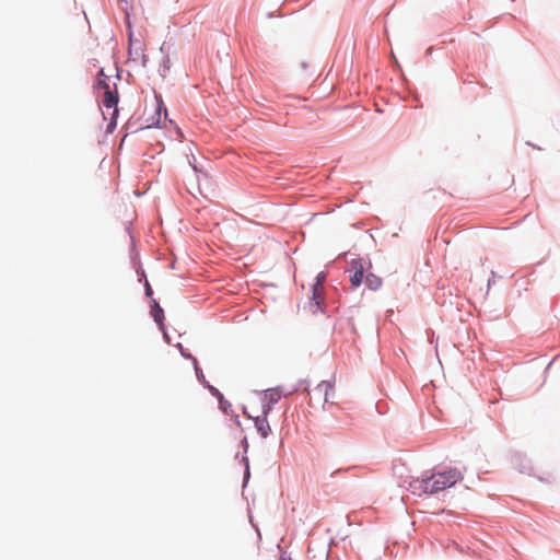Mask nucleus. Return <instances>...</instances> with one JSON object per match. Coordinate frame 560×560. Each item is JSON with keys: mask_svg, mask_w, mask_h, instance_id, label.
Listing matches in <instances>:
<instances>
[{"mask_svg": "<svg viewBox=\"0 0 560 560\" xmlns=\"http://www.w3.org/2000/svg\"><path fill=\"white\" fill-rule=\"evenodd\" d=\"M151 314H152L154 320L160 326V328H163L164 312H163V308L159 305V303L155 300H153Z\"/></svg>", "mask_w": 560, "mask_h": 560, "instance_id": "nucleus-7", "label": "nucleus"}, {"mask_svg": "<svg viewBox=\"0 0 560 560\" xmlns=\"http://www.w3.org/2000/svg\"><path fill=\"white\" fill-rule=\"evenodd\" d=\"M117 103L118 93L116 89V83H113V86H105V91H102V104L106 108V110H112L110 126H115L116 124L115 120L118 115Z\"/></svg>", "mask_w": 560, "mask_h": 560, "instance_id": "nucleus-2", "label": "nucleus"}, {"mask_svg": "<svg viewBox=\"0 0 560 560\" xmlns=\"http://www.w3.org/2000/svg\"><path fill=\"white\" fill-rule=\"evenodd\" d=\"M269 410H270V405L264 409L262 417H256V419H255V427L262 438H267L270 433V425L267 420V415H268Z\"/></svg>", "mask_w": 560, "mask_h": 560, "instance_id": "nucleus-4", "label": "nucleus"}, {"mask_svg": "<svg viewBox=\"0 0 560 560\" xmlns=\"http://www.w3.org/2000/svg\"><path fill=\"white\" fill-rule=\"evenodd\" d=\"M105 86H112L109 83V78L105 75L104 70L101 69L98 72V79L95 85V89L98 92L105 91Z\"/></svg>", "mask_w": 560, "mask_h": 560, "instance_id": "nucleus-9", "label": "nucleus"}, {"mask_svg": "<svg viewBox=\"0 0 560 560\" xmlns=\"http://www.w3.org/2000/svg\"><path fill=\"white\" fill-rule=\"evenodd\" d=\"M145 293H147V295H149V296H151V295H152V293H153V292H152V289H151V287H150V284H149L148 282H147V284H145Z\"/></svg>", "mask_w": 560, "mask_h": 560, "instance_id": "nucleus-12", "label": "nucleus"}, {"mask_svg": "<svg viewBox=\"0 0 560 560\" xmlns=\"http://www.w3.org/2000/svg\"><path fill=\"white\" fill-rule=\"evenodd\" d=\"M266 396L268 397L269 402H271V404L277 402L280 398V395L278 394V392L272 390V389L268 390Z\"/></svg>", "mask_w": 560, "mask_h": 560, "instance_id": "nucleus-10", "label": "nucleus"}, {"mask_svg": "<svg viewBox=\"0 0 560 560\" xmlns=\"http://www.w3.org/2000/svg\"><path fill=\"white\" fill-rule=\"evenodd\" d=\"M463 480V472L457 468L432 474L430 477L417 479L411 482L413 490H420L428 494H434L453 487Z\"/></svg>", "mask_w": 560, "mask_h": 560, "instance_id": "nucleus-1", "label": "nucleus"}, {"mask_svg": "<svg viewBox=\"0 0 560 560\" xmlns=\"http://www.w3.org/2000/svg\"><path fill=\"white\" fill-rule=\"evenodd\" d=\"M325 279V276L323 273H319L317 276V282L314 285L322 287V281Z\"/></svg>", "mask_w": 560, "mask_h": 560, "instance_id": "nucleus-11", "label": "nucleus"}, {"mask_svg": "<svg viewBox=\"0 0 560 560\" xmlns=\"http://www.w3.org/2000/svg\"><path fill=\"white\" fill-rule=\"evenodd\" d=\"M334 384L328 381H323L313 389L310 400L311 402L315 400L316 402L325 406V404L331 402V398H334Z\"/></svg>", "mask_w": 560, "mask_h": 560, "instance_id": "nucleus-3", "label": "nucleus"}, {"mask_svg": "<svg viewBox=\"0 0 560 560\" xmlns=\"http://www.w3.org/2000/svg\"><path fill=\"white\" fill-rule=\"evenodd\" d=\"M365 284L371 290H377L382 285V279L373 273L365 277Z\"/></svg>", "mask_w": 560, "mask_h": 560, "instance_id": "nucleus-8", "label": "nucleus"}, {"mask_svg": "<svg viewBox=\"0 0 560 560\" xmlns=\"http://www.w3.org/2000/svg\"><path fill=\"white\" fill-rule=\"evenodd\" d=\"M323 300V288L318 285H313V296L310 303L311 310L314 312L319 310Z\"/></svg>", "mask_w": 560, "mask_h": 560, "instance_id": "nucleus-6", "label": "nucleus"}, {"mask_svg": "<svg viewBox=\"0 0 560 560\" xmlns=\"http://www.w3.org/2000/svg\"><path fill=\"white\" fill-rule=\"evenodd\" d=\"M161 105H162V104H158V105H156V110H158L159 113H160V110H161ZM155 124H156V125H161V119H160V117L158 118V120H156V122H155Z\"/></svg>", "mask_w": 560, "mask_h": 560, "instance_id": "nucleus-13", "label": "nucleus"}, {"mask_svg": "<svg viewBox=\"0 0 560 560\" xmlns=\"http://www.w3.org/2000/svg\"><path fill=\"white\" fill-rule=\"evenodd\" d=\"M353 273L350 276V282L353 288H358L363 281V266L359 261L351 264Z\"/></svg>", "mask_w": 560, "mask_h": 560, "instance_id": "nucleus-5", "label": "nucleus"}]
</instances>
